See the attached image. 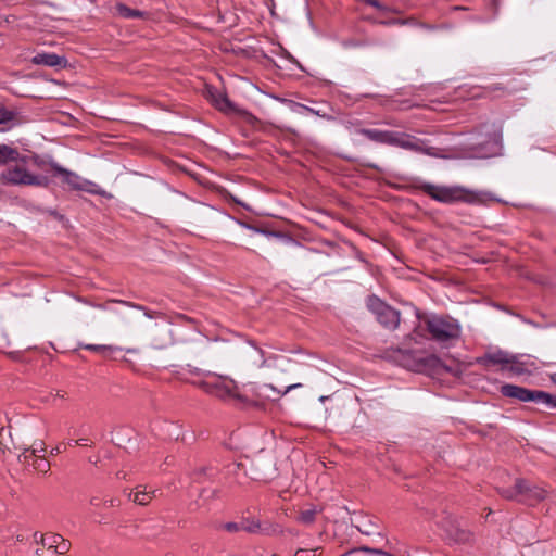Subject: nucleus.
<instances>
[{"label":"nucleus","mask_w":556,"mask_h":556,"mask_svg":"<svg viewBox=\"0 0 556 556\" xmlns=\"http://www.w3.org/2000/svg\"><path fill=\"white\" fill-rule=\"evenodd\" d=\"M358 134L376 143L399 147L416 153H422L432 157L442 156L441 150L439 148L430 147L427 144L426 140L403 131L381 130L376 128H362L358 130Z\"/></svg>","instance_id":"nucleus-1"},{"label":"nucleus","mask_w":556,"mask_h":556,"mask_svg":"<svg viewBox=\"0 0 556 556\" xmlns=\"http://www.w3.org/2000/svg\"><path fill=\"white\" fill-rule=\"evenodd\" d=\"M186 369L192 375L203 377V379L193 381L192 383L203 390L205 393L216 396L220 400H241L239 388L232 379L194 367L189 364L186 366Z\"/></svg>","instance_id":"nucleus-2"},{"label":"nucleus","mask_w":556,"mask_h":556,"mask_svg":"<svg viewBox=\"0 0 556 556\" xmlns=\"http://www.w3.org/2000/svg\"><path fill=\"white\" fill-rule=\"evenodd\" d=\"M419 189L432 200L444 204H478L483 202L485 197L483 192L472 191L462 186H438L426 182Z\"/></svg>","instance_id":"nucleus-3"},{"label":"nucleus","mask_w":556,"mask_h":556,"mask_svg":"<svg viewBox=\"0 0 556 556\" xmlns=\"http://www.w3.org/2000/svg\"><path fill=\"white\" fill-rule=\"evenodd\" d=\"M476 363L488 371H497L506 377H513L521 372V363L518 355L497 348L485 351L477 357Z\"/></svg>","instance_id":"nucleus-4"},{"label":"nucleus","mask_w":556,"mask_h":556,"mask_svg":"<svg viewBox=\"0 0 556 556\" xmlns=\"http://www.w3.org/2000/svg\"><path fill=\"white\" fill-rule=\"evenodd\" d=\"M425 323L430 338L441 345H453L460 338L462 327L450 316L432 315Z\"/></svg>","instance_id":"nucleus-5"},{"label":"nucleus","mask_w":556,"mask_h":556,"mask_svg":"<svg viewBox=\"0 0 556 556\" xmlns=\"http://www.w3.org/2000/svg\"><path fill=\"white\" fill-rule=\"evenodd\" d=\"M51 170L54 177L61 178L63 188H67L73 191H81L89 194L104 195L105 191L99 187L96 182L88 180L77 173L72 172L56 162L50 163Z\"/></svg>","instance_id":"nucleus-6"},{"label":"nucleus","mask_w":556,"mask_h":556,"mask_svg":"<svg viewBox=\"0 0 556 556\" xmlns=\"http://www.w3.org/2000/svg\"><path fill=\"white\" fill-rule=\"evenodd\" d=\"M0 181L10 186L48 187L50 180L47 176L29 173L22 164L9 166L0 174Z\"/></svg>","instance_id":"nucleus-7"},{"label":"nucleus","mask_w":556,"mask_h":556,"mask_svg":"<svg viewBox=\"0 0 556 556\" xmlns=\"http://www.w3.org/2000/svg\"><path fill=\"white\" fill-rule=\"evenodd\" d=\"M366 307L386 329L395 330L399 327L401 318L400 311L393 308L377 295L371 294L367 296Z\"/></svg>","instance_id":"nucleus-8"},{"label":"nucleus","mask_w":556,"mask_h":556,"mask_svg":"<svg viewBox=\"0 0 556 556\" xmlns=\"http://www.w3.org/2000/svg\"><path fill=\"white\" fill-rule=\"evenodd\" d=\"M472 155L480 159L495 156L501 150V134L492 126V131L479 135V138L469 146Z\"/></svg>","instance_id":"nucleus-9"},{"label":"nucleus","mask_w":556,"mask_h":556,"mask_svg":"<svg viewBox=\"0 0 556 556\" xmlns=\"http://www.w3.org/2000/svg\"><path fill=\"white\" fill-rule=\"evenodd\" d=\"M439 526L445 533V538L455 544H467L472 540V533L460 527L458 520L451 515L445 516Z\"/></svg>","instance_id":"nucleus-10"},{"label":"nucleus","mask_w":556,"mask_h":556,"mask_svg":"<svg viewBox=\"0 0 556 556\" xmlns=\"http://www.w3.org/2000/svg\"><path fill=\"white\" fill-rule=\"evenodd\" d=\"M205 98L218 111L226 114H239L241 111L232 103L227 94L213 86H206L204 90Z\"/></svg>","instance_id":"nucleus-11"},{"label":"nucleus","mask_w":556,"mask_h":556,"mask_svg":"<svg viewBox=\"0 0 556 556\" xmlns=\"http://www.w3.org/2000/svg\"><path fill=\"white\" fill-rule=\"evenodd\" d=\"M253 479L255 480L268 482L277 477L276 463L271 458L256 459L253 464Z\"/></svg>","instance_id":"nucleus-12"},{"label":"nucleus","mask_w":556,"mask_h":556,"mask_svg":"<svg viewBox=\"0 0 556 556\" xmlns=\"http://www.w3.org/2000/svg\"><path fill=\"white\" fill-rule=\"evenodd\" d=\"M523 402H534L546 409L556 408V396L540 390L523 388Z\"/></svg>","instance_id":"nucleus-13"},{"label":"nucleus","mask_w":556,"mask_h":556,"mask_svg":"<svg viewBox=\"0 0 556 556\" xmlns=\"http://www.w3.org/2000/svg\"><path fill=\"white\" fill-rule=\"evenodd\" d=\"M31 63L35 65L63 68L66 66L67 60L65 56L59 55L56 53L42 52L34 55L31 59Z\"/></svg>","instance_id":"nucleus-14"},{"label":"nucleus","mask_w":556,"mask_h":556,"mask_svg":"<svg viewBox=\"0 0 556 556\" xmlns=\"http://www.w3.org/2000/svg\"><path fill=\"white\" fill-rule=\"evenodd\" d=\"M241 531H245L252 534L262 533L270 535L276 533L278 530L277 527H274L271 525H269L268 527H262L258 520L244 518L241 520Z\"/></svg>","instance_id":"nucleus-15"},{"label":"nucleus","mask_w":556,"mask_h":556,"mask_svg":"<svg viewBox=\"0 0 556 556\" xmlns=\"http://www.w3.org/2000/svg\"><path fill=\"white\" fill-rule=\"evenodd\" d=\"M27 159L26 155H21L16 148L0 143V165H7L11 162L25 164Z\"/></svg>","instance_id":"nucleus-16"},{"label":"nucleus","mask_w":556,"mask_h":556,"mask_svg":"<svg viewBox=\"0 0 556 556\" xmlns=\"http://www.w3.org/2000/svg\"><path fill=\"white\" fill-rule=\"evenodd\" d=\"M115 10H116V13L121 17L127 18V20L148 18L149 15H150L146 11H140V10H137V9H131L128 5H126L125 3H121V2L115 5Z\"/></svg>","instance_id":"nucleus-17"},{"label":"nucleus","mask_w":556,"mask_h":556,"mask_svg":"<svg viewBox=\"0 0 556 556\" xmlns=\"http://www.w3.org/2000/svg\"><path fill=\"white\" fill-rule=\"evenodd\" d=\"M545 497V491L539 488H528L523 483V505L533 506Z\"/></svg>","instance_id":"nucleus-18"},{"label":"nucleus","mask_w":556,"mask_h":556,"mask_svg":"<svg viewBox=\"0 0 556 556\" xmlns=\"http://www.w3.org/2000/svg\"><path fill=\"white\" fill-rule=\"evenodd\" d=\"M46 452V446L42 441L35 442L29 448H26L20 456L18 460L22 464H30L29 458H34V456H42L41 454Z\"/></svg>","instance_id":"nucleus-19"},{"label":"nucleus","mask_w":556,"mask_h":556,"mask_svg":"<svg viewBox=\"0 0 556 556\" xmlns=\"http://www.w3.org/2000/svg\"><path fill=\"white\" fill-rule=\"evenodd\" d=\"M218 469L213 465L201 466L193 471V479L197 482H203L217 476Z\"/></svg>","instance_id":"nucleus-20"},{"label":"nucleus","mask_w":556,"mask_h":556,"mask_svg":"<svg viewBox=\"0 0 556 556\" xmlns=\"http://www.w3.org/2000/svg\"><path fill=\"white\" fill-rule=\"evenodd\" d=\"M37 538H40V544L42 546H46L48 549H53L58 545L59 541L61 540V534L58 533H48L43 534L41 532H35L34 533V540H37Z\"/></svg>","instance_id":"nucleus-21"},{"label":"nucleus","mask_w":556,"mask_h":556,"mask_svg":"<svg viewBox=\"0 0 556 556\" xmlns=\"http://www.w3.org/2000/svg\"><path fill=\"white\" fill-rule=\"evenodd\" d=\"M156 490L147 492V491H137L135 493H129L128 496L131 498L135 503L139 505H147L150 503V501L154 497Z\"/></svg>","instance_id":"nucleus-22"},{"label":"nucleus","mask_w":556,"mask_h":556,"mask_svg":"<svg viewBox=\"0 0 556 556\" xmlns=\"http://www.w3.org/2000/svg\"><path fill=\"white\" fill-rule=\"evenodd\" d=\"M17 116V111L0 106V125H15Z\"/></svg>","instance_id":"nucleus-23"},{"label":"nucleus","mask_w":556,"mask_h":556,"mask_svg":"<svg viewBox=\"0 0 556 556\" xmlns=\"http://www.w3.org/2000/svg\"><path fill=\"white\" fill-rule=\"evenodd\" d=\"M500 493L505 498H514L518 496L521 493V480L519 478H516L513 488L500 489Z\"/></svg>","instance_id":"nucleus-24"},{"label":"nucleus","mask_w":556,"mask_h":556,"mask_svg":"<svg viewBox=\"0 0 556 556\" xmlns=\"http://www.w3.org/2000/svg\"><path fill=\"white\" fill-rule=\"evenodd\" d=\"M84 348L86 350H89V351H92V352H97V353H101V354H104V355H106L108 353H114V352H117V351H122V348L114 346V345L86 344Z\"/></svg>","instance_id":"nucleus-25"},{"label":"nucleus","mask_w":556,"mask_h":556,"mask_svg":"<svg viewBox=\"0 0 556 556\" xmlns=\"http://www.w3.org/2000/svg\"><path fill=\"white\" fill-rule=\"evenodd\" d=\"M501 392L504 396L521 400V387L504 384L501 387Z\"/></svg>","instance_id":"nucleus-26"},{"label":"nucleus","mask_w":556,"mask_h":556,"mask_svg":"<svg viewBox=\"0 0 556 556\" xmlns=\"http://www.w3.org/2000/svg\"><path fill=\"white\" fill-rule=\"evenodd\" d=\"M31 467L38 472L47 473L50 470V463L45 456H34Z\"/></svg>","instance_id":"nucleus-27"},{"label":"nucleus","mask_w":556,"mask_h":556,"mask_svg":"<svg viewBox=\"0 0 556 556\" xmlns=\"http://www.w3.org/2000/svg\"><path fill=\"white\" fill-rule=\"evenodd\" d=\"M114 302L116 303H121L123 305H126V306H129V307H132V308H137V309H140V311H143L144 315L148 317V318H153V313L148 311L144 306L142 305H139V304H136V303H132V302H128V301H123V300H115Z\"/></svg>","instance_id":"nucleus-28"},{"label":"nucleus","mask_w":556,"mask_h":556,"mask_svg":"<svg viewBox=\"0 0 556 556\" xmlns=\"http://www.w3.org/2000/svg\"><path fill=\"white\" fill-rule=\"evenodd\" d=\"M70 548H71L70 541L65 540L61 535V540L59 541L58 545L55 546L54 553H56L59 555H64V554H66L70 551Z\"/></svg>","instance_id":"nucleus-29"},{"label":"nucleus","mask_w":556,"mask_h":556,"mask_svg":"<svg viewBox=\"0 0 556 556\" xmlns=\"http://www.w3.org/2000/svg\"><path fill=\"white\" fill-rule=\"evenodd\" d=\"M414 21L412 18H406V20H401V18H391V20H388V21H380L379 24L381 25H387V26H390V25H407V24H413Z\"/></svg>","instance_id":"nucleus-30"},{"label":"nucleus","mask_w":556,"mask_h":556,"mask_svg":"<svg viewBox=\"0 0 556 556\" xmlns=\"http://www.w3.org/2000/svg\"><path fill=\"white\" fill-rule=\"evenodd\" d=\"M222 529H224L225 531H227L229 533L239 532V531H241V521L240 522L229 521V522L223 523Z\"/></svg>","instance_id":"nucleus-31"},{"label":"nucleus","mask_w":556,"mask_h":556,"mask_svg":"<svg viewBox=\"0 0 556 556\" xmlns=\"http://www.w3.org/2000/svg\"><path fill=\"white\" fill-rule=\"evenodd\" d=\"M316 513L313 509H307L301 513L300 520L304 523H312L315 520Z\"/></svg>","instance_id":"nucleus-32"},{"label":"nucleus","mask_w":556,"mask_h":556,"mask_svg":"<svg viewBox=\"0 0 556 556\" xmlns=\"http://www.w3.org/2000/svg\"><path fill=\"white\" fill-rule=\"evenodd\" d=\"M502 90V88L498 85H490L484 88L482 94L483 96H490V97H497L496 92ZM481 93H476L475 97H479Z\"/></svg>","instance_id":"nucleus-33"},{"label":"nucleus","mask_w":556,"mask_h":556,"mask_svg":"<svg viewBox=\"0 0 556 556\" xmlns=\"http://www.w3.org/2000/svg\"><path fill=\"white\" fill-rule=\"evenodd\" d=\"M357 549H358V552H364V553L371 554V555H381V556L386 555V551L380 549V548L362 546V547H358Z\"/></svg>","instance_id":"nucleus-34"},{"label":"nucleus","mask_w":556,"mask_h":556,"mask_svg":"<svg viewBox=\"0 0 556 556\" xmlns=\"http://www.w3.org/2000/svg\"><path fill=\"white\" fill-rule=\"evenodd\" d=\"M319 548L314 549H305V548H299L293 556H319L318 554Z\"/></svg>","instance_id":"nucleus-35"},{"label":"nucleus","mask_w":556,"mask_h":556,"mask_svg":"<svg viewBox=\"0 0 556 556\" xmlns=\"http://www.w3.org/2000/svg\"><path fill=\"white\" fill-rule=\"evenodd\" d=\"M102 505L108 508L118 507L121 505V500L117 497L105 498L103 500Z\"/></svg>","instance_id":"nucleus-36"},{"label":"nucleus","mask_w":556,"mask_h":556,"mask_svg":"<svg viewBox=\"0 0 556 556\" xmlns=\"http://www.w3.org/2000/svg\"><path fill=\"white\" fill-rule=\"evenodd\" d=\"M369 43L367 41H362V40H350V41H346L344 42V46L345 47H351V48H358V47H365V46H368Z\"/></svg>","instance_id":"nucleus-37"},{"label":"nucleus","mask_w":556,"mask_h":556,"mask_svg":"<svg viewBox=\"0 0 556 556\" xmlns=\"http://www.w3.org/2000/svg\"><path fill=\"white\" fill-rule=\"evenodd\" d=\"M301 386H302L301 383L290 384L286 388V390L283 392L277 391L271 384H269L267 387L270 388L271 390L276 391L279 395H283L293 389L300 388Z\"/></svg>","instance_id":"nucleus-38"},{"label":"nucleus","mask_w":556,"mask_h":556,"mask_svg":"<svg viewBox=\"0 0 556 556\" xmlns=\"http://www.w3.org/2000/svg\"><path fill=\"white\" fill-rule=\"evenodd\" d=\"M48 213L59 220H62L64 218V216L55 210H49Z\"/></svg>","instance_id":"nucleus-39"},{"label":"nucleus","mask_w":556,"mask_h":556,"mask_svg":"<svg viewBox=\"0 0 556 556\" xmlns=\"http://www.w3.org/2000/svg\"><path fill=\"white\" fill-rule=\"evenodd\" d=\"M103 501H101L98 496H92L90 498V504L92 506H99L100 504H102Z\"/></svg>","instance_id":"nucleus-40"},{"label":"nucleus","mask_w":556,"mask_h":556,"mask_svg":"<svg viewBox=\"0 0 556 556\" xmlns=\"http://www.w3.org/2000/svg\"><path fill=\"white\" fill-rule=\"evenodd\" d=\"M74 443L77 445H87V439L75 440Z\"/></svg>","instance_id":"nucleus-41"},{"label":"nucleus","mask_w":556,"mask_h":556,"mask_svg":"<svg viewBox=\"0 0 556 556\" xmlns=\"http://www.w3.org/2000/svg\"><path fill=\"white\" fill-rule=\"evenodd\" d=\"M357 552H358V549H350L349 552H346V553H344V554H342L340 556H349V555H351L353 553H357Z\"/></svg>","instance_id":"nucleus-42"},{"label":"nucleus","mask_w":556,"mask_h":556,"mask_svg":"<svg viewBox=\"0 0 556 556\" xmlns=\"http://www.w3.org/2000/svg\"><path fill=\"white\" fill-rule=\"evenodd\" d=\"M551 381L556 384V372L552 374L551 376Z\"/></svg>","instance_id":"nucleus-43"},{"label":"nucleus","mask_w":556,"mask_h":556,"mask_svg":"<svg viewBox=\"0 0 556 556\" xmlns=\"http://www.w3.org/2000/svg\"><path fill=\"white\" fill-rule=\"evenodd\" d=\"M5 445L0 441V452L4 453Z\"/></svg>","instance_id":"nucleus-44"},{"label":"nucleus","mask_w":556,"mask_h":556,"mask_svg":"<svg viewBox=\"0 0 556 556\" xmlns=\"http://www.w3.org/2000/svg\"><path fill=\"white\" fill-rule=\"evenodd\" d=\"M117 477H118V478H125V477H126V475H125L123 471H119V472H117Z\"/></svg>","instance_id":"nucleus-45"},{"label":"nucleus","mask_w":556,"mask_h":556,"mask_svg":"<svg viewBox=\"0 0 556 556\" xmlns=\"http://www.w3.org/2000/svg\"><path fill=\"white\" fill-rule=\"evenodd\" d=\"M59 452H60V451H59V448L56 447V448H54V450H52V451H51V454H52V455H54V454H56V453H59Z\"/></svg>","instance_id":"nucleus-46"},{"label":"nucleus","mask_w":556,"mask_h":556,"mask_svg":"<svg viewBox=\"0 0 556 556\" xmlns=\"http://www.w3.org/2000/svg\"><path fill=\"white\" fill-rule=\"evenodd\" d=\"M36 555L40 556L41 555V549H36Z\"/></svg>","instance_id":"nucleus-47"},{"label":"nucleus","mask_w":556,"mask_h":556,"mask_svg":"<svg viewBox=\"0 0 556 556\" xmlns=\"http://www.w3.org/2000/svg\"><path fill=\"white\" fill-rule=\"evenodd\" d=\"M34 458H29V463H33ZM27 466H31V464H26Z\"/></svg>","instance_id":"nucleus-48"},{"label":"nucleus","mask_w":556,"mask_h":556,"mask_svg":"<svg viewBox=\"0 0 556 556\" xmlns=\"http://www.w3.org/2000/svg\"><path fill=\"white\" fill-rule=\"evenodd\" d=\"M74 442H75V441H70V442H68V444H70V445H76Z\"/></svg>","instance_id":"nucleus-49"},{"label":"nucleus","mask_w":556,"mask_h":556,"mask_svg":"<svg viewBox=\"0 0 556 556\" xmlns=\"http://www.w3.org/2000/svg\"><path fill=\"white\" fill-rule=\"evenodd\" d=\"M35 542L40 544V538H37V540H35Z\"/></svg>","instance_id":"nucleus-50"},{"label":"nucleus","mask_w":556,"mask_h":556,"mask_svg":"<svg viewBox=\"0 0 556 556\" xmlns=\"http://www.w3.org/2000/svg\"><path fill=\"white\" fill-rule=\"evenodd\" d=\"M271 556H280V555H278V554H273Z\"/></svg>","instance_id":"nucleus-51"}]
</instances>
